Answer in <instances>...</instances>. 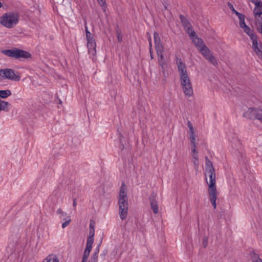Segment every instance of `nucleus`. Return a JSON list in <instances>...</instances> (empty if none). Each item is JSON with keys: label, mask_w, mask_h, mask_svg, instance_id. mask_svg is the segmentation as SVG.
I'll return each instance as SVG.
<instances>
[{"label": "nucleus", "mask_w": 262, "mask_h": 262, "mask_svg": "<svg viewBox=\"0 0 262 262\" xmlns=\"http://www.w3.org/2000/svg\"><path fill=\"white\" fill-rule=\"evenodd\" d=\"M118 205L120 217L122 220H124L127 218L128 211V203L126 187L124 182H123L121 184V186L120 188Z\"/></svg>", "instance_id": "obj_1"}, {"label": "nucleus", "mask_w": 262, "mask_h": 262, "mask_svg": "<svg viewBox=\"0 0 262 262\" xmlns=\"http://www.w3.org/2000/svg\"><path fill=\"white\" fill-rule=\"evenodd\" d=\"M1 53L6 56L16 59H28L31 57V54L29 52L17 48L3 50L1 51Z\"/></svg>", "instance_id": "obj_2"}, {"label": "nucleus", "mask_w": 262, "mask_h": 262, "mask_svg": "<svg viewBox=\"0 0 262 262\" xmlns=\"http://www.w3.org/2000/svg\"><path fill=\"white\" fill-rule=\"evenodd\" d=\"M18 22V15L14 12L7 13L0 17V23L8 28H13Z\"/></svg>", "instance_id": "obj_3"}, {"label": "nucleus", "mask_w": 262, "mask_h": 262, "mask_svg": "<svg viewBox=\"0 0 262 262\" xmlns=\"http://www.w3.org/2000/svg\"><path fill=\"white\" fill-rule=\"evenodd\" d=\"M243 29L244 32L250 36L252 40V48L254 52L259 57L262 58V45H260L259 47H258L257 35L254 33L253 31L248 26L243 28Z\"/></svg>", "instance_id": "obj_4"}, {"label": "nucleus", "mask_w": 262, "mask_h": 262, "mask_svg": "<svg viewBox=\"0 0 262 262\" xmlns=\"http://www.w3.org/2000/svg\"><path fill=\"white\" fill-rule=\"evenodd\" d=\"M180 82L184 94L190 97L193 95V89L188 74H185L180 76Z\"/></svg>", "instance_id": "obj_5"}, {"label": "nucleus", "mask_w": 262, "mask_h": 262, "mask_svg": "<svg viewBox=\"0 0 262 262\" xmlns=\"http://www.w3.org/2000/svg\"><path fill=\"white\" fill-rule=\"evenodd\" d=\"M0 76L3 78L8 79L12 81H18L20 80V76L16 73L11 69H0Z\"/></svg>", "instance_id": "obj_6"}, {"label": "nucleus", "mask_w": 262, "mask_h": 262, "mask_svg": "<svg viewBox=\"0 0 262 262\" xmlns=\"http://www.w3.org/2000/svg\"><path fill=\"white\" fill-rule=\"evenodd\" d=\"M200 52L204 57L213 65L215 66L217 65V62L216 58L206 46H204L203 48H201L200 49Z\"/></svg>", "instance_id": "obj_7"}, {"label": "nucleus", "mask_w": 262, "mask_h": 262, "mask_svg": "<svg viewBox=\"0 0 262 262\" xmlns=\"http://www.w3.org/2000/svg\"><path fill=\"white\" fill-rule=\"evenodd\" d=\"M154 38L157 54H162L164 51V48L161 43L159 34L157 32H154Z\"/></svg>", "instance_id": "obj_8"}, {"label": "nucleus", "mask_w": 262, "mask_h": 262, "mask_svg": "<svg viewBox=\"0 0 262 262\" xmlns=\"http://www.w3.org/2000/svg\"><path fill=\"white\" fill-rule=\"evenodd\" d=\"M250 2L255 4L253 13L255 17L262 15V2L258 0H250Z\"/></svg>", "instance_id": "obj_9"}, {"label": "nucleus", "mask_w": 262, "mask_h": 262, "mask_svg": "<svg viewBox=\"0 0 262 262\" xmlns=\"http://www.w3.org/2000/svg\"><path fill=\"white\" fill-rule=\"evenodd\" d=\"M205 175L208 176L209 178V183H208V188H215L216 187L215 185V169L211 170L210 169L208 171H205Z\"/></svg>", "instance_id": "obj_10"}, {"label": "nucleus", "mask_w": 262, "mask_h": 262, "mask_svg": "<svg viewBox=\"0 0 262 262\" xmlns=\"http://www.w3.org/2000/svg\"><path fill=\"white\" fill-rule=\"evenodd\" d=\"M176 64L178 66V70L180 76L188 74L185 64L182 61L181 58H179L177 56H176Z\"/></svg>", "instance_id": "obj_11"}, {"label": "nucleus", "mask_w": 262, "mask_h": 262, "mask_svg": "<svg viewBox=\"0 0 262 262\" xmlns=\"http://www.w3.org/2000/svg\"><path fill=\"white\" fill-rule=\"evenodd\" d=\"M158 64L162 69L163 74L165 75V71L167 68V63L165 60L164 55L162 54H157Z\"/></svg>", "instance_id": "obj_12"}, {"label": "nucleus", "mask_w": 262, "mask_h": 262, "mask_svg": "<svg viewBox=\"0 0 262 262\" xmlns=\"http://www.w3.org/2000/svg\"><path fill=\"white\" fill-rule=\"evenodd\" d=\"M257 108H249L243 115V116L249 119H255Z\"/></svg>", "instance_id": "obj_13"}, {"label": "nucleus", "mask_w": 262, "mask_h": 262, "mask_svg": "<svg viewBox=\"0 0 262 262\" xmlns=\"http://www.w3.org/2000/svg\"><path fill=\"white\" fill-rule=\"evenodd\" d=\"M92 247H93L92 244H90L86 243V247H85V249L84 250V253L83 254L81 262H87L88 258L90 255V253L92 250Z\"/></svg>", "instance_id": "obj_14"}, {"label": "nucleus", "mask_w": 262, "mask_h": 262, "mask_svg": "<svg viewBox=\"0 0 262 262\" xmlns=\"http://www.w3.org/2000/svg\"><path fill=\"white\" fill-rule=\"evenodd\" d=\"M150 204L151 209L155 214H157L159 212V208L157 202L155 199V196L152 194L149 197Z\"/></svg>", "instance_id": "obj_15"}, {"label": "nucleus", "mask_w": 262, "mask_h": 262, "mask_svg": "<svg viewBox=\"0 0 262 262\" xmlns=\"http://www.w3.org/2000/svg\"><path fill=\"white\" fill-rule=\"evenodd\" d=\"M95 235V229L94 226L91 223L90 225V230H89V235L87 238L86 243L90 244H93L94 243V236Z\"/></svg>", "instance_id": "obj_16"}, {"label": "nucleus", "mask_w": 262, "mask_h": 262, "mask_svg": "<svg viewBox=\"0 0 262 262\" xmlns=\"http://www.w3.org/2000/svg\"><path fill=\"white\" fill-rule=\"evenodd\" d=\"M208 194L210 202L216 201L217 199L216 188H208Z\"/></svg>", "instance_id": "obj_17"}, {"label": "nucleus", "mask_w": 262, "mask_h": 262, "mask_svg": "<svg viewBox=\"0 0 262 262\" xmlns=\"http://www.w3.org/2000/svg\"><path fill=\"white\" fill-rule=\"evenodd\" d=\"M232 145L233 147L235 148L236 150L239 151L242 149V144L239 140L237 137H234L231 141Z\"/></svg>", "instance_id": "obj_18"}, {"label": "nucleus", "mask_w": 262, "mask_h": 262, "mask_svg": "<svg viewBox=\"0 0 262 262\" xmlns=\"http://www.w3.org/2000/svg\"><path fill=\"white\" fill-rule=\"evenodd\" d=\"M192 41L199 50L201 48H203L204 46H206L204 44L203 39L201 38L194 37V38H192Z\"/></svg>", "instance_id": "obj_19"}, {"label": "nucleus", "mask_w": 262, "mask_h": 262, "mask_svg": "<svg viewBox=\"0 0 262 262\" xmlns=\"http://www.w3.org/2000/svg\"><path fill=\"white\" fill-rule=\"evenodd\" d=\"M99 252V246H98L96 248H95L88 262H98Z\"/></svg>", "instance_id": "obj_20"}, {"label": "nucleus", "mask_w": 262, "mask_h": 262, "mask_svg": "<svg viewBox=\"0 0 262 262\" xmlns=\"http://www.w3.org/2000/svg\"><path fill=\"white\" fill-rule=\"evenodd\" d=\"M87 46L89 49V52L90 54H91L93 55H95L96 53V42H90L89 43H87Z\"/></svg>", "instance_id": "obj_21"}, {"label": "nucleus", "mask_w": 262, "mask_h": 262, "mask_svg": "<svg viewBox=\"0 0 262 262\" xmlns=\"http://www.w3.org/2000/svg\"><path fill=\"white\" fill-rule=\"evenodd\" d=\"M250 255L252 262H262V260L259 258V255L255 252H251Z\"/></svg>", "instance_id": "obj_22"}, {"label": "nucleus", "mask_w": 262, "mask_h": 262, "mask_svg": "<svg viewBox=\"0 0 262 262\" xmlns=\"http://www.w3.org/2000/svg\"><path fill=\"white\" fill-rule=\"evenodd\" d=\"M205 165H206V169L205 171H208L210 169L214 170V168L213 166V164L212 162L207 157H205Z\"/></svg>", "instance_id": "obj_23"}, {"label": "nucleus", "mask_w": 262, "mask_h": 262, "mask_svg": "<svg viewBox=\"0 0 262 262\" xmlns=\"http://www.w3.org/2000/svg\"><path fill=\"white\" fill-rule=\"evenodd\" d=\"M10 105L8 102L0 100V111H8V106Z\"/></svg>", "instance_id": "obj_24"}, {"label": "nucleus", "mask_w": 262, "mask_h": 262, "mask_svg": "<svg viewBox=\"0 0 262 262\" xmlns=\"http://www.w3.org/2000/svg\"><path fill=\"white\" fill-rule=\"evenodd\" d=\"M11 95V92L9 90H0V97L6 98Z\"/></svg>", "instance_id": "obj_25"}, {"label": "nucleus", "mask_w": 262, "mask_h": 262, "mask_svg": "<svg viewBox=\"0 0 262 262\" xmlns=\"http://www.w3.org/2000/svg\"><path fill=\"white\" fill-rule=\"evenodd\" d=\"M42 262H59V261L56 256L50 255Z\"/></svg>", "instance_id": "obj_26"}, {"label": "nucleus", "mask_w": 262, "mask_h": 262, "mask_svg": "<svg viewBox=\"0 0 262 262\" xmlns=\"http://www.w3.org/2000/svg\"><path fill=\"white\" fill-rule=\"evenodd\" d=\"M180 19L182 25L184 26L185 28H186L187 26L190 25L189 20L184 15H180Z\"/></svg>", "instance_id": "obj_27"}, {"label": "nucleus", "mask_w": 262, "mask_h": 262, "mask_svg": "<svg viewBox=\"0 0 262 262\" xmlns=\"http://www.w3.org/2000/svg\"><path fill=\"white\" fill-rule=\"evenodd\" d=\"M99 4L101 6L102 10L104 12H105L107 8V5L105 0H97Z\"/></svg>", "instance_id": "obj_28"}, {"label": "nucleus", "mask_w": 262, "mask_h": 262, "mask_svg": "<svg viewBox=\"0 0 262 262\" xmlns=\"http://www.w3.org/2000/svg\"><path fill=\"white\" fill-rule=\"evenodd\" d=\"M255 119L259 120L262 123V110L257 109Z\"/></svg>", "instance_id": "obj_29"}, {"label": "nucleus", "mask_w": 262, "mask_h": 262, "mask_svg": "<svg viewBox=\"0 0 262 262\" xmlns=\"http://www.w3.org/2000/svg\"><path fill=\"white\" fill-rule=\"evenodd\" d=\"M187 125H188V128H189V133L190 134H195L194 133V130H193V126L191 123V122L190 121H188V122H187Z\"/></svg>", "instance_id": "obj_30"}, {"label": "nucleus", "mask_w": 262, "mask_h": 262, "mask_svg": "<svg viewBox=\"0 0 262 262\" xmlns=\"http://www.w3.org/2000/svg\"><path fill=\"white\" fill-rule=\"evenodd\" d=\"M84 26L86 33V38H90V36H93L92 33L88 30V28L86 26V22H85Z\"/></svg>", "instance_id": "obj_31"}, {"label": "nucleus", "mask_w": 262, "mask_h": 262, "mask_svg": "<svg viewBox=\"0 0 262 262\" xmlns=\"http://www.w3.org/2000/svg\"><path fill=\"white\" fill-rule=\"evenodd\" d=\"M190 140L191 144L195 143V134H190Z\"/></svg>", "instance_id": "obj_32"}, {"label": "nucleus", "mask_w": 262, "mask_h": 262, "mask_svg": "<svg viewBox=\"0 0 262 262\" xmlns=\"http://www.w3.org/2000/svg\"><path fill=\"white\" fill-rule=\"evenodd\" d=\"M239 26L243 29L247 26V25L245 24V18L239 20Z\"/></svg>", "instance_id": "obj_33"}, {"label": "nucleus", "mask_w": 262, "mask_h": 262, "mask_svg": "<svg viewBox=\"0 0 262 262\" xmlns=\"http://www.w3.org/2000/svg\"><path fill=\"white\" fill-rule=\"evenodd\" d=\"M189 35L190 39L192 40V38H194V37H198V36H196V33H195V31L193 30H191L190 33L189 34Z\"/></svg>", "instance_id": "obj_34"}, {"label": "nucleus", "mask_w": 262, "mask_h": 262, "mask_svg": "<svg viewBox=\"0 0 262 262\" xmlns=\"http://www.w3.org/2000/svg\"><path fill=\"white\" fill-rule=\"evenodd\" d=\"M68 217H69V219L68 220H67L65 222H64L62 225V227L63 228H64L66 227H67L69 225V224L70 223V222H71V220L70 219V217L69 216Z\"/></svg>", "instance_id": "obj_35"}, {"label": "nucleus", "mask_w": 262, "mask_h": 262, "mask_svg": "<svg viewBox=\"0 0 262 262\" xmlns=\"http://www.w3.org/2000/svg\"><path fill=\"white\" fill-rule=\"evenodd\" d=\"M207 243H208V238H207V237H204L203 238V243H202L204 248L207 247Z\"/></svg>", "instance_id": "obj_36"}, {"label": "nucleus", "mask_w": 262, "mask_h": 262, "mask_svg": "<svg viewBox=\"0 0 262 262\" xmlns=\"http://www.w3.org/2000/svg\"><path fill=\"white\" fill-rule=\"evenodd\" d=\"M234 13L238 16L239 20L245 18V15L238 12L237 11Z\"/></svg>", "instance_id": "obj_37"}, {"label": "nucleus", "mask_w": 262, "mask_h": 262, "mask_svg": "<svg viewBox=\"0 0 262 262\" xmlns=\"http://www.w3.org/2000/svg\"><path fill=\"white\" fill-rule=\"evenodd\" d=\"M234 13L238 16L239 20L245 18V15L238 12L237 11Z\"/></svg>", "instance_id": "obj_38"}, {"label": "nucleus", "mask_w": 262, "mask_h": 262, "mask_svg": "<svg viewBox=\"0 0 262 262\" xmlns=\"http://www.w3.org/2000/svg\"><path fill=\"white\" fill-rule=\"evenodd\" d=\"M228 6L229 7L230 9L232 11L233 13H235L236 10H235L233 5L231 3L228 2Z\"/></svg>", "instance_id": "obj_39"}, {"label": "nucleus", "mask_w": 262, "mask_h": 262, "mask_svg": "<svg viewBox=\"0 0 262 262\" xmlns=\"http://www.w3.org/2000/svg\"><path fill=\"white\" fill-rule=\"evenodd\" d=\"M87 43L95 42V39L93 38V36H90V38H86Z\"/></svg>", "instance_id": "obj_40"}, {"label": "nucleus", "mask_w": 262, "mask_h": 262, "mask_svg": "<svg viewBox=\"0 0 262 262\" xmlns=\"http://www.w3.org/2000/svg\"><path fill=\"white\" fill-rule=\"evenodd\" d=\"M185 29H186V32H187V33L189 34L190 33V32L191 31V30H192V26L189 25V26H187V27L186 28H185Z\"/></svg>", "instance_id": "obj_41"}, {"label": "nucleus", "mask_w": 262, "mask_h": 262, "mask_svg": "<svg viewBox=\"0 0 262 262\" xmlns=\"http://www.w3.org/2000/svg\"><path fill=\"white\" fill-rule=\"evenodd\" d=\"M117 38L119 42H121L122 40V37L120 34V33L119 32V31H117Z\"/></svg>", "instance_id": "obj_42"}, {"label": "nucleus", "mask_w": 262, "mask_h": 262, "mask_svg": "<svg viewBox=\"0 0 262 262\" xmlns=\"http://www.w3.org/2000/svg\"><path fill=\"white\" fill-rule=\"evenodd\" d=\"M57 213L58 214H64L65 215H67V213L66 212H64L62 209L61 208H59L57 210Z\"/></svg>", "instance_id": "obj_43"}, {"label": "nucleus", "mask_w": 262, "mask_h": 262, "mask_svg": "<svg viewBox=\"0 0 262 262\" xmlns=\"http://www.w3.org/2000/svg\"><path fill=\"white\" fill-rule=\"evenodd\" d=\"M149 53H150V56L151 59L154 58V55H153V52L152 48H149Z\"/></svg>", "instance_id": "obj_44"}, {"label": "nucleus", "mask_w": 262, "mask_h": 262, "mask_svg": "<svg viewBox=\"0 0 262 262\" xmlns=\"http://www.w3.org/2000/svg\"><path fill=\"white\" fill-rule=\"evenodd\" d=\"M193 159L196 161H198V153L194 154L192 155Z\"/></svg>", "instance_id": "obj_45"}, {"label": "nucleus", "mask_w": 262, "mask_h": 262, "mask_svg": "<svg viewBox=\"0 0 262 262\" xmlns=\"http://www.w3.org/2000/svg\"><path fill=\"white\" fill-rule=\"evenodd\" d=\"M211 203L212 204V205L213 206L214 208H216V201H214V202H211Z\"/></svg>", "instance_id": "obj_46"}, {"label": "nucleus", "mask_w": 262, "mask_h": 262, "mask_svg": "<svg viewBox=\"0 0 262 262\" xmlns=\"http://www.w3.org/2000/svg\"><path fill=\"white\" fill-rule=\"evenodd\" d=\"M149 40V48H152V44H151V37H150L148 39Z\"/></svg>", "instance_id": "obj_47"}, {"label": "nucleus", "mask_w": 262, "mask_h": 262, "mask_svg": "<svg viewBox=\"0 0 262 262\" xmlns=\"http://www.w3.org/2000/svg\"><path fill=\"white\" fill-rule=\"evenodd\" d=\"M73 206L74 207H75L76 206V199H73Z\"/></svg>", "instance_id": "obj_48"}, {"label": "nucleus", "mask_w": 262, "mask_h": 262, "mask_svg": "<svg viewBox=\"0 0 262 262\" xmlns=\"http://www.w3.org/2000/svg\"><path fill=\"white\" fill-rule=\"evenodd\" d=\"M193 163L195 165V166H196V167L198 166V161H196L195 160H194Z\"/></svg>", "instance_id": "obj_49"}, {"label": "nucleus", "mask_w": 262, "mask_h": 262, "mask_svg": "<svg viewBox=\"0 0 262 262\" xmlns=\"http://www.w3.org/2000/svg\"><path fill=\"white\" fill-rule=\"evenodd\" d=\"M192 152L194 154H196L198 153V151L196 149V148H192Z\"/></svg>", "instance_id": "obj_50"}, {"label": "nucleus", "mask_w": 262, "mask_h": 262, "mask_svg": "<svg viewBox=\"0 0 262 262\" xmlns=\"http://www.w3.org/2000/svg\"><path fill=\"white\" fill-rule=\"evenodd\" d=\"M64 214H61V216H60V219H62L63 220H66V219L64 218V216H66Z\"/></svg>", "instance_id": "obj_51"}, {"label": "nucleus", "mask_w": 262, "mask_h": 262, "mask_svg": "<svg viewBox=\"0 0 262 262\" xmlns=\"http://www.w3.org/2000/svg\"><path fill=\"white\" fill-rule=\"evenodd\" d=\"M192 148H196V144L195 143L191 144Z\"/></svg>", "instance_id": "obj_52"}, {"label": "nucleus", "mask_w": 262, "mask_h": 262, "mask_svg": "<svg viewBox=\"0 0 262 262\" xmlns=\"http://www.w3.org/2000/svg\"><path fill=\"white\" fill-rule=\"evenodd\" d=\"M120 148L121 150H123L124 148V146L123 144L121 145V146H120Z\"/></svg>", "instance_id": "obj_53"}, {"label": "nucleus", "mask_w": 262, "mask_h": 262, "mask_svg": "<svg viewBox=\"0 0 262 262\" xmlns=\"http://www.w3.org/2000/svg\"><path fill=\"white\" fill-rule=\"evenodd\" d=\"M2 7V4L1 3V2H0V8Z\"/></svg>", "instance_id": "obj_54"}, {"label": "nucleus", "mask_w": 262, "mask_h": 262, "mask_svg": "<svg viewBox=\"0 0 262 262\" xmlns=\"http://www.w3.org/2000/svg\"><path fill=\"white\" fill-rule=\"evenodd\" d=\"M59 103L61 104V101L59 100Z\"/></svg>", "instance_id": "obj_55"}, {"label": "nucleus", "mask_w": 262, "mask_h": 262, "mask_svg": "<svg viewBox=\"0 0 262 262\" xmlns=\"http://www.w3.org/2000/svg\"><path fill=\"white\" fill-rule=\"evenodd\" d=\"M262 59V58H261Z\"/></svg>", "instance_id": "obj_56"}]
</instances>
